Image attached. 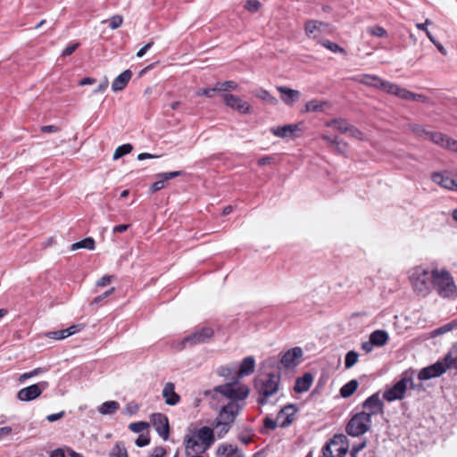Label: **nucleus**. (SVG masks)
<instances>
[{"label": "nucleus", "instance_id": "nucleus-1", "mask_svg": "<svg viewBox=\"0 0 457 457\" xmlns=\"http://www.w3.org/2000/svg\"><path fill=\"white\" fill-rule=\"evenodd\" d=\"M214 392L220 393L221 395L230 400L227 404L221 407L215 421L227 423V426L232 425L244 408L245 403L241 402L249 395L250 391L248 386L227 383L216 386Z\"/></svg>", "mask_w": 457, "mask_h": 457}, {"label": "nucleus", "instance_id": "nucleus-2", "mask_svg": "<svg viewBox=\"0 0 457 457\" xmlns=\"http://www.w3.org/2000/svg\"><path fill=\"white\" fill-rule=\"evenodd\" d=\"M409 280L413 291L421 296H427L431 292L434 270L420 265L411 268L409 272Z\"/></svg>", "mask_w": 457, "mask_h": 457}, {"label": "nucleus", "instance_id": "nucleus-3", "mask_svg": "<svg viewBox=\"0 0 457 457\" xmlns=\"http://www.w3.org/2000/svg\"><path fill=\"white\" fill-rule=\"evenodd\" d=\"M457 370V351L451 350L448 353L436 363L421 369L418 374L420 381L437 378L443 375L448 369Z\"/></svg>", "mask_w": 457, "mask_h": 457}, {"label": "nucleus", "instance_id": "nucleus-4", "mask_svg": "<svg viewBox=\"0 0 457 457\" xmlns=\"http://www.w3.org/2000/svg\"><path fill=\"white\" fill-rule=\"evenodd\" d=\"M432 287L443 298L457 296V286L451 273L445 269H434Z\"/></svg>", "mask_w": 457, "mask_h": 457}, {"label": "nucleus", "instance_id": "nucleus-5", "mask_svg": "<svg viewBox=\"0 0 457 457\" xmlns=\"http://www.w3.org/2000/svg\"><path fill=\"white\" fill-rule=\"evenodd\" d=\"M280 376L278 374H265L256 379L255 386L259 393L258 403L265 404L271 395H275L279 386Z\"/></svg>", "mask_w": 457, "mask_h": 457}, {"label": "nucleus", "instance_id": "nucleus-6", "mask_svg": "<svg viewBox=\"0 0 457 457\" xmlns=\"http://www.w3.org/2000/svg\"><path fill=\"white\" fill-rule=\"evenodd\" d=\"M370 414L360 411L354 414L348 421L345 431L351 436H360L368 432L371 428Z\"/></svg>", "mask_w": 457, "mask_h": 457}, {"label": "nucleus", "instance_id": "nucleus-7", "mask_svg": "<svg viewBox=\"0 0 457 457\" xmlns=\"http://www.w3.org/2000/svg\"><path fill=\"white\" fill-rule=\"evenodd\" d=\"M347 438L345 435H336L322 448L324 457H343L347 452Z\"/></svg>", "mask_w": 457, "mask_h": 457}, {"label": "nucleus", "instance_id": "nucleus-8", "mask_svg": "<svg viewBox=\"0 0 457 457\" xmlns=\"http://www.w3.org/2000/svg\"><path fill=\"white\" fill-rule=\"evenodd\" d=\"M411 380L407 378H402L394 386L386 389L383 393V399L386 402H395L403 400L408 389V382Z\"/></svg>", "mask_w": 457, "mask_h": 457}, {"label": "nucleus", "instance_id": "nucleus-9", "mask_svg": "<svg viewBox=\"0 0 457 457\" xmlns=\"http://www.w3.org/2000/svg\"><path fill=\"white\" fill-rule=\"evenodd\" d=\"M303 354L301 347H293L280 353L279 364L286 370L294 369L301 363Z\"/></svg>", "mask_w": 457, "mask_h": 457}, {"label": "nucleus", "instance_id": "nucleus-10", "mask_svg": "<svg viewBox=\"0 0 457 457\" xmlns=\"http://www.w3.org/2000/svg\"><path fill=\"white\" fill-rule=\"evenodd\" d=\"M214 335V331L212 328L206 327L196 329L192 334L186 337L181 345L183 347L193 346L199 344H204L211 339Z\"/></svg>", "mask_w": 457, "mask_h": 457}, {"label": "nucleus", "instance_id": "nucleus-11", "mask_svg": "<svg viewBox=\"0 0 457 457\" xmlns=\"http://www.w3.org/2000/svg\"><path fill=\"white\" fill-rule=\"evenodd\" d=\"M49 386L48 382L41 381L37 384H33L27 387L21 388L18 394L17 398L21 402H29L37 399L41 395L44 390Z\"/></svg>", "mask_w": 457, "mask_h": 457}, {"label": "nucleus", "instance_id": "nucleus-12", "mask_svg": "<svg viewBox=\"0 0 457 457\" xmlns=\"http://www.w3.org/2000/svg\"><path fill=\"white\" fill-rule=\"evenodd\" d=\"M353 79L358 83L363 84L367 87L379 88L385 92H387L390 82L379 78L377 75L372 74H361L358 75Z\"/></svg>", "mask_w": 457, "mask_h": 457}, {"label": "nucleus", "instance_id": "nucleus-13", "mask_svg": "<svg viewBox=\"0 0 457 457\" xmlns=\"http://www.w3.org/2000/svg\"><path fill=\"white\" fill-rule=\"evenodd\" d=\"M152 422L157 434L166 441L170 434L168 418L162 413H154L152 415Z\"/></svg>", "mask_w": 457, "mask_h": 457}, {"label": "nucleus", "instance_id": "nucleus-14", "mask_svg": "<svg viewBox=\"0 0 457 457\" xmlns=\"http://www.w3.org/2000/svg\"><path fill=\"white\" fill-rule=\"evenodd\" d=\"M363 409L367 410L366 414L373 415L383 412L384 403L380 399L379 393L377 392L368 397L362 403Z\"/></svg>", "mask_w": 457, "mask_h": 457}, {"label": "nucleus", "instance_id": "nucleus-15", "mask_svg": "<svg viewBox=\"0 0 457 457\" xmlns=\"http://www.w3.org/2000/svg\"><path fill=\"white\" fill-rule=\"evenodd\" d=\"M225 104L230 108L238 111L241 113H247L250 112V104L243 101L239 96L231 94H224L222 96Z\"/></svg>", "mask_w": 457, "mask_h": 457}, {"label": "nucleus", "instance_id": "nucleus-16", "mask_svg": "<svg viewBox=\"0 0 457 457\" xmlns=\"http://www.w3.org/2000/svg\"><path fill=\"white\" fill-rule=\"evenodd\" d=\"M428 140L453 152H454V149L456 148L453 143H457V140L453 139L440 132L430 131Z\"/></svg>", "mask_w": 457, "mask_h": 457}, {"label": "nucleus", "instance_id": "nucleus-17", "mask_svg": "<svg viewBox=\"0 0 457 457\" xmlns=\"http://www.w3.org/2000/svg\"><path fill=\"white\" fill-rule=\"evenodd\" d=\"M296 411L297 409L294 404H288L285 406L283 409H281L280 411L278 413V421L279 427L287 428L289 425H291Z\"/></svg>", "mask_w": 457, "mask_h": 457}, {"label": "nucleus", "instance_id": "nucleus-18", "mask_svg": "<svg viewBox=\"0 0 457 457\" xmlns=\"http://www.w3.org/2000/svg\"><path fill=\"white\" fill-rule=\"evenodd\" d=\"M276 88L280 93V98L286 105L292 106L300 99L301 93L298 90L285 86H278Z\"/></svg>", "mask_w": 457, "mask_h": 457}, {"label": "nucleus", "instance_id": "nucleus-19", "mask_svg": "<svg viewBox=\"0 0 457 457\" xmlns=\"http://www.w3.org/2000/svg\"><path fill=\"white\" fill-rule=\"evenodd\" d=\"M208 448L204 446L195 436H191L185 441V452L187 456L204 453Z\"/></svg>", "mask_w": 457, "mask_h": 457}, {"label": "nucleus", "instance_id": "nucleus-20", "mask_svg": "<svg viewBox=\"0 0 457 457\" xmlns=\"http://www.w3.org/2000/svg\"><path fill=\"white\" fill-rule=\"evenodd\" d=\"M182 174H184V172L182 170L163 172V173L157 174L156 178L159 179V180L155 181L154 183H153L151 185V187H150L151 193H154V192H157V191L162 189L165 187L166 181H168L169 179L177 178L179 176H181Z\"/></svg>", "mask_w": 457, "mask_h": 457}, {"label": "nucleus", "instance_id": "nucleus-21", "mask_svg": "<svg viewBox=\"0 0 457 457\" xmlns=\"http://www.w3.org/2000/svg\"><path fill=\"white\" fill-rule=\"evenodd\" d=\"M300 124H287L281 127L271 128V133L281 138L295 137V133L300 131Z\"/></svg>", "mask_w": 457, "mask_h": 457}, {"label": "nucleus", "instance_id": "nucleus-22", "mask_svg": "<svg viewBox=\"0 0 457 457\" xmlns=\"http://www.w3.org/2000/svg\"><path fill=\"white\" fill-rule=\"evenodd\" d=\"M431 179L434 183L439 185L443 188L455 191V179L450 178L445 172H434L431 175Z\"/></svg>", "mask_w": 457, "mask_h": 457}, {"label": "nucleus", "instance_id": "nucleus-23", "mask_svg": "<svg viewBox=\"0 0 457 457\" xmlns=\"http://www.w3.org/2000/svg\"><path fill=\"white\" fill-rule=\"evenodd\" d=\"M165 403L174 406L180 401V396L175 392V385L172 382H167L162 392Z\"/></svg>", "mask_w": 457, "mask_h": 457}, {"label": "nucleus", "instance_id": "nucleus-24", "mask_svg": "<svg viewBox=\"0 0 457 457\" xmlns=\"http://www.w3.org/2000/svg\"><path fill=\"white\" fill-rule=\"evenodd\" d=\"M204 446L210 448L214 443L213 430L209 427H202L194 435Z\"/></svg>", "mask_w": 457, "mask_h": 457}, {"label": "nucleus", "instance_id": "nucleus-25", "mask_svg": "<svg viewBox=\"0 0 457 457\" xmlns=\"http://www.w3.org/2000/svg\"><path fill=\"white\" fill-rule=\"evenodd\" d=\"M132 77V72L130 70H126L122 73H120L112 83V89L114 92L120 91L126 87L129 81Z\"/></svg>", "mask_w": 457, "mask_h": 457}, {"label": "nucleus", "instance_id": "nucleus-26", "mask_svg": "<svg viewBox=\"0 0 457 457\" xmlns=\"http://www.w3.org/2000/svg\"><path fill=\"white\" fill-rule=\"evenodd\" d=\"M255 368V360L253 356H247L243 359L238 372L237 378H243L245 376H249L254 371Z\"/></svg>", "mask_w": 457, "mask_h": 457}, {"label": "nucleus", "instance_id": "nucleus-27", "mask_svg": "<svg viewBox=\"0 0 457 457\" xmlns=\"http://www.w3.org/2000/svg\"><path fill=\"white\" fill-rule=\"evenodd\" d=\"M313 377L311 373H305L303 377L297 378L294 389L296 393H303L310 389Z\"/></svg>", "mask_w": 457, "mask_h": 457}, {"label": "nucleus", "instance_id": "nucleus-28", "mask_svg": "<svg viewBox=\"0 0 457 457\" xmlns=\"http://www.w3.org/2000/svg\"><path fill=\"white\" fill-rule=\"evenodd\" d=\"M217 455L224 457H245L242 453L238 452V448L236 445L228 444L220 445L217 449Z\"/></svg>", "mask_w": 457, "mask_h": 457}, {"label": "nucleus", "instance_id": "nucleus-29", "mask_svg": "<svg viewBox=\"0 0 457 457\" xmlns=\"http://www.w3.org/2000/svg\"><path fill=\"white\" fill-rule=\"evenodd\" d=\"M388 94L396 96L404 100H412L413 93L407 90L406 88L401 87L396 84L391 83L387 89Z\"/></svg>", "mask_w": 457, "mask_h": 457}, {"label": "nucleus", "instance_id": "nucleus-30", "mask_svg": "<svg viewBox=\"0 0 457 457\" xmlns=\"http://www.w3.org/2000/svg\"><path fill=\"white\" fill-rule=\"evenodd\" d=\"M370 339L375 346H384L389 340V336L386 330L378 329L370 335Z\"/></svg>", "mask_w": 457, "mask_h": 457}, {"label": "nucleus", "instance_id": "nucleus-31", "mask_svg": "<svg viewBox=\"0 0 457 457\" xmlns=\"http://www.w3.org/2000/svg\"><path fill=\"white\" fill-rule=\"evenodd\" d=\"M327 126L332 127L342 134H346L351 124L346 120L339 118L327 122Z\"/></svg>", "mask_w": 457, "mask_h": 457}, {"label": "nucleus", "instance_id": "nucleus-32", "mask_svg": "<svg viewBox=\"0 0 457 457\" xmlns=\"http://www.w3.org/2000/svg\"><path fill=\"white\" fill-rule=\"evenodd\" d=\"M328 103L326 101H318V100H311L305 104L304 110L303 112H322L324 110V107L328 106Z\"/></svg>", "mask_w": 457, "mask_h": 457}, {"label": "nucleus", "instance_id": "nucleus-33", "mask_svg": "<svg viewBox=\"0 0 457 457\" xmlns=\"http://www.w3.org/2000/svg\"><path fill=\"white\" fill-rule=\"evenodd\" d=\"M120 409V403L116 401H107L102 403L98 411L103 415H111L115 413Z\"/></svg>", "mask_w": 457, "mask_h": 457}, {"label": "nucleus", "instance_id": "nucleus-34", "mask_svg": "<svg viewBox=\"0 0 457 457\" xmlns=\"http://www.w3.org/2000/svg\"><path fill=\"white\" fill-rule=\"evenodd\" d=\"M359 383L356 379H352L344 385L340 389V395L344 398H348L357 390Z\"/></svg>", "mask_w": 457, "mask_h": 457}, {"label": "nucleus", "instance_id": "nucleus-35", "mask_svg": "<svg viewBox=\"0 0 457 457\" xmlns=\"http://www.w3.org/2000/svg\"><path fill=\"white\" fill-rule=\"evenodd\" d=\"M87 249V250H94L95 249V240L92 237H87L83 240H80L79 242H76L71 245V249L72 251L78 250V249Z\"/></svg>", "mask_w": 457, "mask_h": 457}, {"label": "nucleus", "instance_id": "nucleus-36", "mask_svg": "<svg viewBox=\"0 0 457 457\" xmlns=\"http://www.w3.org/2000/svg\"><path fill=\"white\" fill-rule=\"evenodd\" d=\"M407 128L417 137H423L428 140L430 131L427 130L424 126L419 123H410L407 125Z\"/></svg>", "mask_w": 457, "mask_h": 457}, {"label": "nucleus", "instance_id": "nucleus-37", "mask_svg": "<svg viewBox=\"0 0 457 457\" xmlns=\"http://www.w3.org/2000/svg\"><path fill=\"white\" fill-rule=\"evenodd\" d=\"M109 457H129L124 444L122 442H116L109 453Z\"/></svg>", "mask_w": 457, "mask_h": 457}, {"label": "nucleus", "instance_id": "nucleus-38", "mask_svg": "<svg viewBox=\"0 0 457 457\" xmlns=\"http://www.w3.org/2000/svg\"><path fill=\"white\" fill-rule=\"evenodd\" d=\"M321 24H322L321 22H318L317 21H314V20L308 21L305 23V27H304L305 33H306L307 37H317L316 31L319 30V25H321Z\"/></svg>", "mask_w": 457, "mask_h": 457}, {"label": "nucleus", "instance_id": "nucleus-39", "mask_svg": "<svg viewBox=\"0 0 457 457\" xmlns=\"http://www.w3.org/2000/svg\"><path fill=\"white\" fill-rule=\"evenodd\" d=\"M359 354L355 351H349L345 358V367L346 369L352 368L358 361Z\"/></svg>", "mask_w": 457, "mask_h": 457}, {"label": "nucleus", "instance_id": "nucleus-40", "mask_svg": "<svg viewBox=\"0 0 457 457\" xmlns=\"http://www.w3.org/2000/svg\"><path fill=\"white\" fill-rule=\"evenodd\" d=\"M133 149V146L130 144H124L116 148L113 154V159L117 160L128 154H129Z\"/></svg>", "mask_w": 457, "mask_h": 457}, {"label": "nucleus", "instance_id": "nucleus-41", "mask_svg": "<svg viewBox=\"0 0 457 457\" xmlns=\"http://www.w3.org/2000/svg\"><path fill=\"white\" fill-rule=\"evenodd\" d=\"M213 426L217 430L218 437L222 438L229 431L232 425L227 426V423H220L219 421L214 420Z\"/></svg>", "mask_w": 457, "mask_h": 457}, {"label": "nucleus", "instance_id": "nucleus-42", "mask_svg": "<svg viewBox=\"0 0 457 457\" xmlns=\"http://www.w3.org/2000/svg\"><path fill=\"white\" fill-rule=\"evenodd\" d=\"M321 45L326 47L327 49L330 50L331 52L333 53H341V54H345L346 52L345 50L341 47L340 46H338L337 44L334 43V42H331L329 40H324L321 42Z\"/></svg>", "mask_w": 457, "mask_h": 457}, {"label": "nucleus", "instance_id": "nucleus-43", "mask_svg": "<svg viewBox=\"0 0 457 457\" xmlns=\"http://www.w3.org/2000/svg\"><path fill=\"white\" fill-rule=\"evenodd\" d=\"M149 427L145 421L133 422L129 425V428L134 433H141Z\"/></svg>", "mask_w": 457, "mask_h": 457}, {"label": "nucleus", "instance_id": "nucleus-44", "mask_svg": "<svg viewBox=\"0 0 457 457\" xmlns=\"http://www.w3.org/2000/svg\"><path fill=\"white\" fill-rule=\"evenodd\" d=\"M256 96L261 98L262 100L263 101H266L271 104H278V99L276 97H274L273 96H271L269 91L265 90V89H261L260 92L258 94H256Z\"/></svg>", "mask_w": 457, "mask_h": 457}, {"label": "nucleus", "instance_id": "nucleus-45", "mask_svg": "<svg viewBox=\"0 0 457 457\" xmlns=\"http://www.w3.org/2000/svg\"><path fill=\"white\" fill-rule=\"evenodd\" d=\"M216 87H218V91H228V90H236L238 87L237 83L232 80H228L223 83H217Z\"/></svg>", "mask_w": 457, "mask_h": 457}, {"label": "nucleus", "instance_id": "nucleus-46", "mask_svg": "<svg viewBox=\"0 0 457 457\" xmlns=\"http://www.w3.org/2000/svg\"><path fill=\"white\" fill-rule=\"evenodd\" d=\"M367 31L375 37H387L386 30L380 26L369 27V28H367Z\"/></svg>", "mask_w": 457, "mask_h": 457}, {"label": "nucleus", "instance_id": "nucleus-47", "mask_svg": "<svg viewBox=\"0 0 457 457\" xmlns=\"http://www.w3.org/2000/svg\"><path fill=\"white\" fill-rule=\"evenodd\" d=\"M366 440H361L358 443H354L352 445V449L350 452L351 457H357L358 453L366 447Z\"/></svg>", "mask_w": 457, "mask_h": 457}, {"label": "nucleus", "instance_id": "nucleus-48", "mask_svg": "<svg viewBox=\"0 0 457 457\" xmlns=\"http://www.w3.org/2000/svg\"><path fill=\"white\" fill-rule=\"evenodd\" d=\"M351 137L355 138L357 140H364L363 133L356 127L351 124L349 130L347 133Z\"/></svg>", "mask_w": 457, "mask_h": 457}, {"label": "nucleus", "instance_id": "nucleus-49", "mask_svg": "<svg viewBox=\"0 0 457 457\" xmlns=\"http://www.w3.org/2000/svg\"><path fill=\"white\" fill-rule=\"evenodd\" d=\"M44 371H46V370H45V369H43V368H37V369H35V370H31V371H29V372H26V373L21 374V375L20 376L19 380H20L21 382H23V381H25L26 379H28V378H32V377H34V376H37V375H38L39 373H42V372H44Z\"/></svg>", "mask_w": 457, "mask_h": 457}, {"label": "nucleus", "instance_id": "nucleus-50", "mask_svg": "<svg viewBox=\"0 0 457 457\" xmlns=\"http://www.w3.org/2000/svg\"><path fill=\"white\" fill-rule=\"evenodd\" d=\"M46 337L54 340L64 339L67 337L66 331H64L63 329L47 332Z\"/></svg>", "mask_w": 457, "mask_h": 457}, {"label": "nucleus", "instance_id": "nucleus-51", "mask_svg": "<svg viewBox=\"0 0 457 457\" xmlns=\"http://www.w3.org/2000/svg\"><path fill=\"white\" fill-rule=\"evenodd\" d=\"M123 18L120 15H114L109 20V27L112 29H116L122 24Z\"/></svg>", "mask_w": 457, "mask_h": 457}, {"label": "nucleus", "instance_id": "nucleus-52", "mask_svg": "<svg viewBox=\"0 0 457 457\" xmlns=\"http://www.w3.org/2000/svg\"><path fill=\"white\" fill-rule=\"evenodd\" d=\"M332 147L337 153L344 154L347 151L348 145L345 142L337 140Z\"/></svg>", "mask_w": 457, "mask_h": 457}, {"label": "nucleus", "instance_id": "nucleus-53", "mask_svg": "<svg viewBox=\"0 0 457 457\" xmlns=\"http://www.w3.org/2000/svg\"><path fill=\"white\" fill-rule=\"evenodd\" d=\"M214 92H218V87H212V88H203V89H199L197 92H196V95L201 96H207V97H212L213 96V93Z\"/></svg>", "mask_w": 457, "mask_h": 457}, {"label": "nucleus", "instance_id": "nucleus-54", "mask_svg": "<svg viewBox=\"0 0 457 457\" xmlns=\"http://www.w3.org/2000/svg\"><path fill=\"white\" fill-rule=\"evenodd\" d=\"M150 443V437L149 436L146 434H141L136 440V445L138 446V447H143V446H145L147 445H149Z\"/></svg>", "mask_w": 457, "mask_h": 457}, {"label": "nucleus", "instance_id": "nucleus-55", "mask_svg": "<svg viewBox=\"0 0 457 457\" xmlns=\"http://www.w3.org/2000/svg\"><path fill=\"white\" fill-rule=\"evenodd\" d=\"M79 46V43H73V44L68 46L67 47H65L62 50V56H63V57L70 56L71 54H72L77 50Z\"/></svg>", "mask_w": 457, "mask_h": 457}, {"label": "nucleus", "instance_id": "nucleus-56", "mask_svg": "<svg viewBox=\"0 0 457 457\" xmlns=\"http://www.w3.org/2000/svg\"><path fill=\"white\" fill-rule=\"evenodd\" d=\"M278 426H279L278 418L273 420L271 418L266 417L264 419V427L267 429H275Z\"/></svg>", "mask_w": 457, "mask_h": 457}, {"label": "nucleus", "instance_id": "nucleus-57", "mask_svg": "<svg viewBox=\"0 0 457 457\" xmlns=\"http://www.w3.org/2000/svg\"><path fill=\"white\" fill-rule=\"evenodd\" d=\"M261 7L260 2H246L245 8L250 12H256Z\"/></svg>", "mask_w": 457, "mask_h": 457}, {"label": "nucleus", "instance_id": "nucleus-58", "mask_svg": "<svg viewBox=\"0 0 457 457\" xmlns=\"http://www.w3.org/2000/svg\"><path fill=\"white\" fill-rule=\"evenodd\" d=\"M114 291V287H112L110 288L109 290L105 291L104 293H103L102 295H97L94 298L93 300V303H99L101 301H103L104 298L108 297L109 295H111V294Z\"/></svg>", "mask_w": 457, "mask_h": 457}, {"label": "nucleus", "instance_id": "nucleus-59", "mask_svg": "<svg viewBox=\"0 0 457 457\" xmlns=\"http://www.w3.org/2000/svg\"><path fill=\"white\" fill-rule=\"evenodd\" d=\"M81 328H82L81 325H72L70 328H65L63 330L66 331V336L68 337L72 336V335L76 334L77 332H79L81 329Z\"/></svg>", "mask_w": 457, "mask_h": 457}, {"label": "nucleus", "instance_id": "nucleus-60", "mask_svg": "<svg viewBox=\"0 0 457 457\" xmlns=\"http://www.w3.org/2000/svg\"><path fill=\"white\" fill-rule=\"evenodd\" d=\"M153 45H154L153 41H151V42L147 43L146 45H145L137 53V57H138V58L143 57L145 54V53L153 46Z\"/></svg>", "mask_w": 457, "mask_h": 457}, {"label": "nucleus", "instance_id": "nucleus-61", "mask_svg": "<svg viewBox=\"0 0 457 457\" xmlns=\"http://www.w3.org/2000/svg\"><path fill=\"white\" fill-rule=\"evenodd\" d=\"M64 414H65V412L63 411H62L58 413L49 414L46 416V420L49 422H54L58 420L62 419L64 416Z\"/></svg>", "mask_w": 457, "mask_h": 457}, {"label": "nucleus", "instance_id": "nucleus-62", "mask_svg": "<svg viewBox=\"0 0 457 457\" xmlns=\"http://www.w3.org/2000/svg\"><path fill=\"white\" fill-rule=\"evenodd\" d=\"M138 411V405L135 403H129L126 406V412L129 415L136 413Z\"/></svg>", "mask_w": 457, "mask_h": 457}, {"label": "nucleus", "instance_id": "nucleus-63", "mask_svg": "<svg viewBox=\"0 0 457 457\" xmlns=\"http://www.w3.org/2000/svg\"><path fill=\"white\" fill-rule=\"evenodd\" d=\"M166 451L163 447H155L149 457H163Z\"/></svg>", "mask_w": 457, "mask_h": 457}, {"label": "nucleus", "instance_id": "nucleus-64", "mask_svg": "<svg viewBox=\"0 0 457 457\" xmlns=\"http://www.w3.org/2000/svg\"><path fill=\"white\" fill-rule=\"evenodd\" d=\"M112 276H107V275H106V276H104V277H102V278H101L96 282V285H97L98 287H105V286H107L108 284H110V283H111V281H112Z\"/></svg>", "mask_w": 457, "mask_h": 457}]
</instances>
